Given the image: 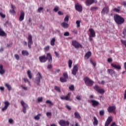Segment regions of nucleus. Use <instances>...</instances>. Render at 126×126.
Instances as JSON below:
<instances>
[{"mask_svg":"<svg viewBox=\"0 0 126 126\" xmlns=\"http://www.w3.org/2000/svg\"><path fill=\"white\" fill-rule=\"evenodd\" d=\"M63 76L64 77V78L67 79V78H68V75L67 74V72H65L63 73Z\"/></svg>","mask_w":126,"mask_h":126,"instance_id":"38","label":"nucleus"},{"mask_svg":"<svg viewBox=\"0 0 126 126\" xmlns=\"http://www.w3.org/2000/svg\"><path fill=\"white\" fill-rule=\"evenodd\" d=\"M94 89L96 92L99 93V94H103L105 93V91L102 89H101L98 85H95V86L94 87Z\"/></svg>","mask_w":126,"mask_h":126,"instance_id":"5","label":"nucleus"},{"mask_svg":"<svg viewBox=\"0 0 126 126\" xmlns=\"http://www.w3.org/2000/svg\"><path fill=\"white\" fill-rule=\"evenodd\" d=\"M0 16L2 17V18H5V14L2 13V12H0Z\"/></svg>","mask_w":126,"mask_h":126,"instance_id":"51","label":"nucleus"},{"mask_svg":"<svg viewBox=\"0 0 126 126\" xmlns=\"http://www.w3.org/2000/svg\"><path fill=\"white\" fill-rule=\"evenodd\" d=\"M45 103L46 104H49V107H51V106H54V102H52V101L50 100H47Z\"/></svg>","mask_w":126,"mask_h":126,"instance_id":"28","label":"nucleus"},{"mask_svg":"<svg viewBox=\"0 0 126 126\" xmlns=\"http://www.w3.org/2000/svg\"><path fill=\"white\" fill-rule=\"evenodd\" d=\"M76 23L77 24V27H80V21L78 20L76 22Z\"/></svg>","mask_w":126,"mask_h":126,"instance_id":"49","label":"nucleus"},{"mask_svg":"<svg viewBox=\"0 0 126 126\" xmlns=\"http://www.w3.org/2000/svg\"><path fill=\"white\" fill-rule=\"evenodd\" d=\"M123 35H126V29H124L123 30Z\"/></svg>","mask_w":126,"mask_h":126,"instance_id":"64","label":"nucleus"},{"mask_svg":"<svg viewBox=\"0 0 126 126\" xmlns=\"http://www.w3.org/2000/svg\"><path fill=\"white\" fill-rule=\"evenodd\" d=\"M91 102L92 103V106H93V107H96V106H98V105H99V101L93 99L91 100Z\"/></svg>","mask_w":126,"mask_h":126,"instance_id":"21","label":"nucleus"},{"mask_svg":"<svg viewBox=\"0 0 126 126\" xmlns=\"http://www.w3.org/2000/svg\"><path fill=\"white\" fill-rule=\"evenodd\" d=\"M77 71H78V66L77 65H74L72 70V74L73 75H76Z\"/></svg>","mask_w":126,"mask_h":126,"instance_id":"14","label":"nucleus"},{"mask_svg":"<svg viewBox=\"0 0 126 126\" xmlns=\"http://www.w3.org/2000/svg\"><path fill=\"white\" fill-rule=\"evenodd\" d=\"M92 11H95V10H98V7H92L91 8Z\"/></svg>","mask_w":126,"mask_h":126,"instance_id":"42","label":"nucleus"},{"mask_svg":"<svg viewBox=\"0 0 126 126\" xmlns=\"http://www.w3.org/2000/svg\"><path fill=\"white\" fill-rule=\"evenodd\" d=\"M108 71L110 75H113V74H115V71L112 69H108Z\"/></svg>","mask_w":126,"mask_h":126,"instance_id":"31","label":"nucleus"},{"mask_svg":"<svg viewBox=\"0 0 126 126\" xmlns=\"http://www.w3.org/2000/svg\"><path fill=\"white\" fill-rule=\"evenodd\" d=\"M97 1L96 0H86L85 4L87 6H90L91 4L93 3H97Z\"/></svg>","mask_w":126,"mask_h":126,"instance_id":"8","label":"nucleus"},{"mask_svg":"<svg viewBox=\"0 0 126 126\" xmlns=\"http://www.w3.org/2000/svg\"><path fill=\"white\" fill-rule=\"evenodd\" d=\"M39 60L41 63H46L47 59H46V56L43 55L39 57Z\"/></svg>","mask_w":126,"mask_h":126,"instance_id":"19","label":"nucleus"},{"mask_svg":"<svg viewBox=\"0 0 126 126\" xmlns=\"http://www.w3.org/2000/svg\"><path fill=\"white\" fill-rule=\"evenodd\" d=\"M32 45H33L32 35L31 34H29L28 37V46L29 49H31Z\"/></svg>","mask_w":126,"mask_h":126,"instance_id":"4","label":"nucleus"},{"mask_svg":"<svg viewBox=\"0 0 126 126\" xmlns=\"http://www.w3.org/2000/svg\"><path fill=\"white\" fill-rule=\"evenodd\" d=\"M108 113H114L116 111V107L115 106H110L107 108Z\"/></svg>","mask_w":126,"mask_h":126,"instance_id":"16","label":"nucleus"},{"mask_svg":"<svg viewBox=\"0 0 126 126\" xmlns=\"http://www.w3.org/2000/svg\"><path fill=\"white\" fill-rule=\"evenodd\" d=\"M14 57H15L16 60H17V61H19L20 58L19 55H18V54H15Z\"/></svg>","mask_w":126,"mask_h":126,"instance_id":"44","label":"nucleus"},{"mask_svg":"<svg viewBox=\"0 0 126 126\" xmlns=\"http://www.w3.org/2000/svg\"><path fill=\"white\" fill-rule=\"evenodd\" d=\"M9 12L11 14H13V15H15V14H16V12L14 10H9Z\"/></svg>","mask_w":126,"mask_h":126,"instance_id":"41","label":"nucleus"},{"mask_svg":"<svg viewBox=\"0 0 126 126\" xmlns=\"http://www.w3.org/2000/svg\"><path fill=\"white\" fill-rule=\"evenodd\" d=\"M46 61H48V63H53V57H52V55L51 53H48L46 54Z\"/></svg>","mask_w":126,"mask_h":126,"instance_id":"12","label":"nucleus"},{"mask_svg":"<svg viewBox=\"0 0 126 126\" xmlns=\"http://www.w3.org/2000/svg\"><path fill=\"white\" fill-rule=\"evenodd\" d=\"M72 45L76 49H78V48H82V45L80 44L76 40H73L72 41Z\"/></svg>","mask_w":126,"mask_h":126,"instance_id":"7","label":"nucleus"},{"mask_svg":"<svg viewBox=\"0 0 126 126\" xmlns=\"http://www.w3.org/2000/svg\"><path fill=\"white\" fill-rule=\"evenodd\" d=\"M54 89H55V90H56V91H58V92H59V93H60V92H61V88L60 87L55 86L54 87Z\"/></svg>","mask_w":126,"mask_h":126,"instance_id":"34","label":"nucleus"},{"mask_svg":"<svg viewBox=\"0 0 126 126\" xmlns=\"http://www.w3.org/2000/svg\"><path fill=\"white\" fill-rule=\"evenodd\" d=\"M5 73V70L3 69V66L2 65H0V74H4Z\"/></svg>","mask_w":126,"mask_h":126,"instance_id":"25","label":"nucleus"},{"mask_svg":"<svg viewBox=\"0 0 126 126\" xmlns=\"http://www.w3.org/2000/svg\"><path fill=\"white\" fill-rule=\"evenodd\" d=\"M37 101L38 103L43 102V97H38V98L37 99Z\"/></svg>","mask_w":126,"mask_h":126,"instance_id":"48","label":"nucleus"},{"mask_svg":"<svg viewBox=\"0 0 126 126\" xmlns=\"http://www.w3.org/2000/svg\"><path fill=\"white\" fill-rule=\"evenodd\" d=\"M25 16V13L24 12V11H21V13L20 15V17L19 18V21H23V20H24V17Z\"/></svg>","mask_w":126,"mask_h":126,"instance_id":"17","label":"nucleus"},{"mask_svg":"<svg viewBox=\"0 0 126 126\" xmlns=\"http://www.w3.org/2000/svg\"><path fill=\"white\" fill-rule=\"evenodd\" d=\"M22 54L23 56H29V52L26 50H23L22 51Z\"/></svg>","mask_w":126,"mask_h":126,"instance_id":"30","label":"nucleus"},{"mask_svg":"<svg viewBox=\"0 0 126 126\" xmlns=\"http://www.w3.org/2000/svg\"><path fill=\"white\" fill-rule=\"evenodd\" d=\"M94 122H93V126H98V124H99V121L96 117H94L93 118Z\"/></svg>","mask_w":126,"mask_h":126,"instance_id":"23","label":"nucleus"},{"mask_svg":"<svg viewBox=\"0 0 126 126\" xmlns=\"http://www.w3.org/2000/svg\"><path fill=\"white\" fill-rule=\"evenodd\" d=\"M41 114H37L36 116L34 117V120L39 121V120H40V117H41Z\"/></svg>","mask_w":126,"mask_h":126,"instance_id":"37","label":"nucleus"},{"mask_svg":"<svg viewBox=\"0 0 126 126\" xmlns=\"http://www.w3.org/2000/svg\"><path fill=\"white\" fill-rule=\"evenodd\" d=\"M59 125L61 126H69V122H68L67 121H65L63 120H62L59 121Z\"/></svg>","mask_w":126,"mask_h":126,"instance_id":"10","label":"nucleus"},{"mask_svg":"<svg viewBox=\"0 0 126 126\" xmlns=\"http://www.w3.org/2000/svg\"><path fill=\"white\" fill-rule=\"evenodd\" d=\"M109 7L108 6H106L105 7H104L102 10H101V14H108L109 13Z\"/></svg>","mask_w":126,"mask_h":126,"instance_id":"13","label":"nucleus"},{"mask_svg":"<svg viewBox=\"0 0 126 126\" xmlns=\"http://www.w3.org/2000/svg\"><path fill=\"white\" fill-rule=\"evenodd\" d=\"M4 104L5 105L4 107L1 109V111H2V112H4V111H6L7 108H8V106H9V105H10V103L8 101H5Z\"/></svg>","mask_w":126,"mask_h":126,"instance_id":"15","label":"nucleus"},{"mask_svg":"<svg viewBox=\"0 0 126 126\" xmlns=\"http://www.w3.org/2000/svg\"><path fill=\"white\" fill-rule=\"evenodd\" d=\"M75 8L77 11H78V12H81L82 11V5L80 4L79 3H77V4H75Z\"/></svg>","mask_w":126,"mask_h":126,"instance_id":"11","label":"nucleus"},{"mask_svg":"<svg viewBox=\"0 0 126 126\" xmlns=\"http://www.w3.org/2000/svg\"><path fill=\"white\" fill-rule=\"evenodd\" d=\"M59 7L56 6L54 8V11H55V12H58V11H59Z\"/></svg>","mask_w":126,"mask_h":126,"instance_id":"52","label":"nucleus"},{"mask_svg":"<svg viewBox=\"0 0 126 126\" xmlns=\"http://www.w3.org/2000/svg\"><path fill=\"white\" fill-rule=\"evenodd\" d=\"M11 46H12V42H11L10 44H7V48H10L11 47Z\"/></svg>","mask_w":126,"mask_h":126,"instance_id":"63","label":"nucleus"},{"mask_svg":"<svg viewBox=\"0 0 126 126\" xmlns=\"http://www.w3.org/2000/svg\"><path fill=\"white\" fill-rule=\"evenodd\" d=\"M66 109H67V110H68L69 111H71V107H70V106H69L68 105H66Z\"/></svg>","mask_w":126,"mask_h":126,"instance_id":"57","label":"nucleus"},{"mask_svg":"<svg viewBox=\"0 0 126 126\" xmlns=\"http://www.w3.org/2000/svg\"><path fill=\"white\" fill-rule=\"evenodd\" d=\"M37 76L35 78V82L37 86H40V82H41V79L42 78V75L40 72H38Z\"/></svg>","mask_w":126,"mask_h":126,"instance_id":"3","label":"nucleus"},{"mask_svg":"<svg viewBox=\"0 0 126 126\" xmlns=\"http://www.w3.org/2000/svg\"><path fill=\"white\" fill-rule=\"evenodd\" d=\"M111 65L116 69H122V66L121 65H117L115 63H112L111 64Z\"/></svg>","mask_w":126,"mask_h":126,"instance_id":"20","label":"nucleus"},{"mask_svg":"<svg viewBox=\"0 0 126 126\" xmlns=\"http://www.w3.org/2000/svg\"><path fill=\"white\" fill-rule=\"evenodd\" d=\"M72 65V61L69 60L68 61V66L69 68H71Z\"/></svg>","mask_w":126,"mask_h":126,"instance_id":"39","label":"nucleus"},{"mask_svg":"<svg viewBox=\"0 0 126 126\" xmlns=\"http://www.w3.org/2000/svg\"><path fill=\"white\" fill-rule=\"evenodd\" d=\"M69 89L70 90H71L72 91H73V90H74V86H73V85H71L69 87Z\"/></svg>","mask_w":126,"mask_h":126,"instance_id":"46","label":"nucleus"},{"mask_svg":"<svg viewBox=\"0 0 126 126\" xmlns=\"http://www.w3.org/2000/svg\"><path fill=\"white\" fill-rule=\"evenodd\" d=\"M112 121H113V117L112 116H109L107 118L106 122H107L108 123H109V124H111Z\"/></svg>","mask_w":126,"mask_h":126,"instance_id":"33","label":"nucleus"},{"mask_svg":"<svg viewBox=\"0 0 126 126\" xmlns=\"http://www.w3.org/2000/svg\"><path fill=\"white\" fill-rule=\"evenodd\" d=\"M54 54L57 58L60 59V54H59L57 51H55Z\"/></svg>","mask_w":126,"mask_h":126,"instance_id":"47","label":"nucleus"},{"mask_svg":"<svg viewBox=\"0 0 126 126\" xmlns=\"http://www.w3.org/2000/svg\"><path fill=\"white\" fill-rule=\"evenodd\" d=\"M63 35L66 36H69V32H66L64 33Z\"/></svg>","mask_w":126,"mask_h":126,"instance_id":"58","label":"nucleus"},{"mask_svg":"<svg viewBox=\"0 0 126 126\" xmlns=\"http://www.w3.org/2000/svg\"><path fill=\"white\" fill-rule=\"evenodd\" d=\"M11 8L12 10H14L15 9V6L13 5V4H11Z\"/></svg>","mask_w":126,"mask_h":126,"instance_id":"62","label":"nucleus"},{"mask_svg":"<svg viewBox=\"0 0 126 126\" xmlns=\"http://www.w3.org/2000/svg\"><path fill=\"white\" fill-rule=\"evenodd\" d=\"M99 115L100 116H104L105 115V110H101L99 111Z\"/></svg>","mask_w":126,"mask_h":126,"instance_id":"40","label":"nucleus"},{"mask_svg":"<svg viewBox=\"0 0 126 126\" xmlns=\"http://www.w3.org/2000/svg\"><path fill=\"white\" fill-rule=\"evenodd\" d=\"M74 117L75 118V119H81L80 114H79V113H78L77 112H75L74 113Z\"/></svg>","mask_w":126,"mask_h":126,"instance_id":"27","label":"nucleus"},{"mask_svg":"<svg viewBox=\"0 0 126 126\" xmlns=\"http://www.w3.org/2000/svg\"><path fill=\"white\" fill-rule=\"evenodd\" d=\"M76 98V99L79 100V101H80V100H81V97L80 96V95H77Z\"/></svg>","mask_w":126,"mask_h":126,"instance_id":"61","label":"nucleus"},{"mask_svg":"<svg viewBox=\"0 0 126 126\" xmlns=\"http://www.w3.org/2000/svg\"><path fill=\"white\" fill-rule=\"evenodd\" d=\"M70 96H71V93H69L66 96H62L60 97L61 100H65L66 101L70 100Z\"/></svg>","mask_w":126,"mask_h":126,"instance_id":"9","label":"nucleus"},{"mask_svg":"<svg viewBox=\"0 0 126 126\" xmlns=\"http://www.w3.org/2000/svg\"><path fill=\"white\" fill-rule=\"evenodd\" d=\"M43 9V8L42 7H40L38 8L37 9V12H38V13H41V11H42Z\"/></svg>","mask_w":126,"mask_h":126,"instance_id":"45","label":"nucleus"},{"mask_svg":"<svg viewBox=\"0 0 126 126\" xmlns=\"http://www.w3.org/2000/svg\"><path fill=\"white\" fill-rule=\"evenodd\" d=\"M68 20H69V18H68V16H66L64 18V21H65V22H67V21H68Z\"/></svg>","mask_w":126,"mask_h":126,"instance_id":"55","label":"nucleus"},{"mask_svg":"<svg viewBox=\"0 0 126 126\" xmlns=\"http://www.w3.org/2000/svg\"><path fill=\"white\" fill-rule=\"evenodd\" d=\"M49 50H50V46H46L45 48H44V50L46 52L49 51Z\"/></svg>","mask_w":126,"mask_h":126,"instance_id":"53","label":"nucleus"},{"mask_svg":"<svg viewBox=\"0 0 126 126\" xmlns=\"http://www.w3.org/2000/svg\"><path fill=\"white\" fill-rule=\"evenodd\" d=\"M89 31L90 32V37H96V32L93 29H90L89 30Z\"/></svg>","mask_w":126,"mask_h":126,"instance_id":"18","label":"nucleus"},{"mask_svg":"<svg viewBox=\"0 0 126 126\" xmlns=\"http://www.w3.org/2000/svg\"><path fill=\"white\" fill-rule=\"evenodd\" d=\"M5 87H6L9 91H10L11 90V86L8 84H5Z\"/></svg>","mask_w":126,"mask_h":126,"instance_id":"35","label":"nucleus"},{"mask_svg":"<svg viewBox=\"0 0 126 126\" xmlns=\"http://www.w3.org/2000/svg\"><path fill=\"white\" fill-rule=\"evenodd\" d=\"M85 83L87 86H93L94 84V81L91 80L89 77H86L84 79Z\"/></svg>","mask_w":126,"mask_h":126,"instance_id":"2","label":"nucleus"},{"mask_svg":"<svg viewBox=\"0 0 126 126\" xmlns=\"http://www.w3.org/2000/svg\"><path fill=\"white\" fill-rule=\"evenodd\" d=\"M21 104L22 106H23V112L24 113V114H26V109H29V106H28V105L26 104L23 100H22L21 101Z\"/></svg>","mask_w":126,"mask_h":126,"instance_id":"6","label":"nucleus"},{"mask_svg":"<svg viewBox=\"0 0 126 126\" xmlns=\"http://www.w3.org/2000/svg\"><path fill=\"white\" fill-rule=\"evenodd\" d=\"M61 26H62V27H63V28H65V29H67V28L68 27V24L65 22H63L61 24Z\"/></svg>","mask_w":126,"mask_h":126,"instance_id":"26","label":"nucleus"},{"mask_svg":"<svg viewBox=\"0 0 126 126\" xmlns=\"http://www.w3.org/2000/svg\"><path fill=\"white\" fill-rule=\"evenodd\" d=\"M7 35V34H6V33H5V32H4L3 30H2V29H1V28H0V36H1V37H6Z\"/></svg>","mask_w":126,"mask_h":126,"instance_id":"22","label":"nucleus"},{"mask_svg":"<svg viewBox=\"0 0 126 126\" xmlns=\"http://www.w3.org/2000/svg\"><path fill=\"white\" fill-rule=\"evenodd\" d=\"M108 63H112L113 62V59L111 58H109L107 59Z\"/></svg>","mask_w":126,"mask_h":126,"instance_id":"60","label":"nucleus"},{"mask_svg":"<svg viewBox=\"0 0 126 126\" xmlns=\"http://www.w3.org/2000/svg\"><path fill=\"white\" fill-rule=\"evenodd\" d=\"M60 81L62 83H64V82H66V81H67V80H66V79L65 78L61 77Z\"/></svg>","mask_w":126,"mask_h":126,"instance_id":"36","label":"nucleus"},{"mask_svg":"<svg viewBox=\"0 0 126 126\" xmlns=\"http://www.w3.org/2000/svg\"><path fill=\"white\" fill-rule=\"evenodd\" d=\"M92 53H91V51H89L87 52V53L85 55V60H88L91 57Z\"/></svg>","mask_w":126,"mask_h":126,"instance_id":"24","label":"nucleus"},{"mask_svg":"<svg viewBox=\"0 0 126 126\" xmlns=\"http://www.w3.org/2000/svg\"><path fill=\"white\" fill-rule=\"evenodd\" d=\"M121 42L122 44H123V45H124V46L126 48V40H124L123 39H121Z\"/></svg>","mask_w":126,"mask_h":126,"instance_id":"43","label":"nucleus"},{"mask_svg":"<svg viewBox=\"0 0 126 126\" xmlns=\"http://www.w3.org/2000/svg\"><path fill=\"white\" fill-rule=\"evenodd\" d=\"M113 11H115V12H117L118 13H120V9L115 8L114 9H113Z\"/></svg>","mask_w":126,"mask_h":126,"instance_id":"50","label":"nucleus"},{"mask_svg":"<svg viewBox=\"0 0 126 126\" xmlns=\"http://www.w3.org/2000/svg\"><path fill=\"white\" fill-rule=\"evenodd\" d=\"M55 42H56V38L53 37L50 41V45L51 46H55Z\"/></svg>","mask_w":126,"mask_h":126,"instance_id":"29","label":"nucleus"},{"mask_svg":"<svg viewBox=\"0 0 126 126\" xmlns=\"http://www.w3.org/2000/svg\"><path fill=\"white\" fill-rule=\"evenodd\" d=\"M24 81L26 83V82H28V83L30 84V81H29V80H28V79L26 78H24Z\"/></svg>","mask_w":126,"mask_h":126,"instance_id":"54","label":"nucleus"},{"mask_svg":"<svg viewBox=\"0 0 126 126\" xmlns=\"http://www.w3.org/2000/svg\"><path fill=\"white\" fill-rule=\"evenodd\" d=\"M90 63H92V64H93V65H94V67L96 66V63L93 62V61L92 60L90 61Z\"/></svg>","mask_w":126,"mask_h":126,"instance_id":"56","label":"nucleus"},{"mask_svg":"<svg viewBox=\"0 0 126 126\" xmlns=\"http://www.w3.org/2000/svg\"><path fill=\"white\" fill-rule=\"evenodd\" d=\"M47 117H52V113L51 112H47L46 113Z\"/></svg>","mask_w":126,"mask_h":126,"instance_id":"59","label":"nucleus"},{"mask_svg":"<svg viewBox=\"0 0 126 126\" xmlns=\"http://www.w3.org/2000/svg\"><path fill=\"white\" fill-rule=\"evenodd\" d=\"M114 19L115 22H116L118 25H122V24L125 23V18L119 15L115 14L114 16Z\"/></svg>","mask_w":126,"mask_h":126,"instance_id":"1","label":"nucleus"},{"mask_svg":"<svg viewBox=\"0 0 126 126\" xmlns=\"http://www.w3.org/2000/svg\"><path fill=\"white\" fill-rule=\"evenodd\" d=\"M27 73L30 79H32V74L31 73V71H30V70H28Z\"/></svg>","mask_w":126,"mask_h":126,"instance_id":"32","label":"nucleus"}]
</instances>
